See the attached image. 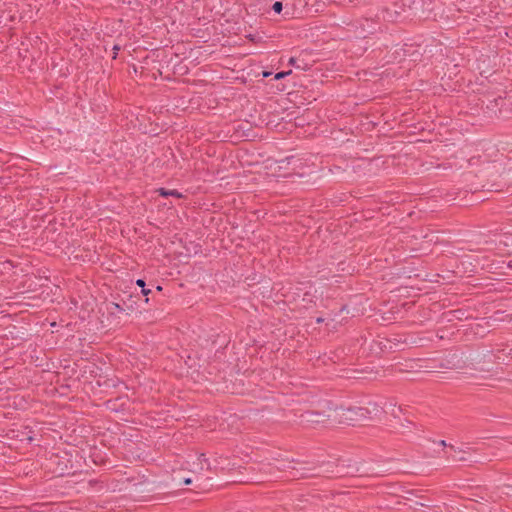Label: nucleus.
Wrapping results in <instances>:
<instances>
[{
  "label": "nucleus",
  "mask_w": 512,
  "mask_h": 512,
  "mask_svg": "<svg viewBox=\"0 0 512 512\" xmlns=\"http://www.w3.org/2000/svg\"><path fill=\"white\" fill-rule=\"evenodd\" d=\"M136 284H137L138 286L142 287V288H144V286H145V282H144V280H142V279H138V280L136 281Z\"/></svg>",
  "instance_id": "obj_5"
},
{
  "label": "nucleus",
  "mask_w": 512,
  "mask_h": 512,
  "mask_svg": "<svg viewBox=\"0 0 512 512\" xmlns=\"http://www.w3.org/2000/svg\"><path fill=\"white\" fill-rule=\"evenodd\" d=\"M142 293H143L144 295H148V294L150 293V290H149V289H144V288H143Z\"/></svg>",
  "instance_id": "obj_7"
},
{
  "label": "nucleus",
  "mask_w": 512,
  "mask_h": 512,
  "mask_svg": "<svg viewBox=\"0 0 512 512\" xmlns=\"http://www.w3.org/2000/svg\"><path fill=\"white\" fill-rule=\"evenodd\" d=\"M191 482H192V481H191V479H189V478H187V479H185V480H184V484H186V485L190 484Z\"/></svg>",
  "instance_id": "obj_8"
},
{
  "label": "nucleus",
  "mask_w": 512,
  "mask_h": 512,
  "mask_svg": "<svg viewBox=\"0 0 512 512\" xmlns=\"http://www.w3.org/2000/svg\"><path fill=\"white\" fill-rule=\"evenodd\" d=\"M291 73V71H287V72H279L275 75V79H282L284 78L286 75H289Z\"/></svg>",
  "instance_id": "obj_4"
},
{
  "label": "nucleus",
  "mask_w": 512,
  "mask_h": 512,
  "mask_svg": "<svg viewBox=\"0 0 512 512\" xmlns=\"http://www.w3.org/2000/svg\"><path fill=\"white\" fill-rule=\"evenodd\" d=\"M199 460H200L201 462H202V461H206V459L204 458V455H201V456L199 457ZM200 469H203V465H202V464H201V466H200Z\"/></svg>",
  "instance_id": "obj_6"
},
{
  "label": "nucleus",
  "mask_w": 512,
  "mask_h": 512,
  "mask_svg": "<svg viewBox=\"0 0 512 512\" xmlns=\"http://www.w3.org/2000/svg\"><path fill=\"white\" fill-rule=\"evenodd\" d=\"M160 194L162 196H175V197H180V194L176 191V190H166V189H160L159 190Z\"/></svg>",
  "instance_id": "obj_2"
},
{
  "label": "nucleus",
  "mask_w": 512,
  "mask_h": 512,
  "mask_svg": "<svg viewBox=\"0 0 512 512\" xmlns=\"http://www.w3.org/2000/svg\"><path fill=\"white\" fill-rule=\"evenodd\" d=\"M273 10L276 12V13H280L282 11V3L281 2H275L273 4Z\"/></svg>",
  "instance_id": "obj_3"
},
{
  "label": "nucleus",
  "mask_w": 512,
  "mask_h": 512,
  "mask_svg": "<svg viewBox=\"0 0 512 512\" xmlns=\"http://www.w3.org/2000/svg\"><path fill=\"white\" fill-rule=\"evenodd\" d=\"M367 409L356 407L348 409H340L336 411V416L342 423L353 424L366 417Z\"/></svg>",
  "instance_id": "obj_1"
}]
</instances>
